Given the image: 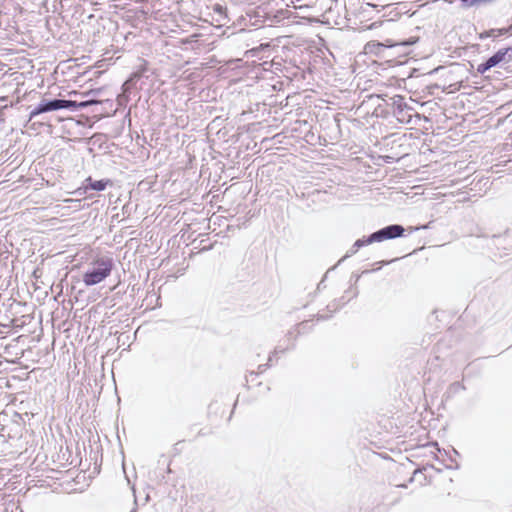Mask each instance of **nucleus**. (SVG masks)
<instances>
[{
	"label": "nucleus",
	"instance_id": "nucleus-1",
	"mask_svg": "<svg viewBox=\"0 0 512 512\" xmlns=\"http://www.w3.org/2000/svg\"><path fill=\"white\" fill-rule=\"evenodd\" d=\"M98 103H99V101L93 100V99L83 101L80 103H78L76 101H72V100H60V99H55V100L48 101V102L42 101L37 107H35L31 111L30 118H33V117H35L39 114L45 113V112L55 111V110L64 109V108L87 107V106H90L93 104H98Z\"/></svg>",
	"mask_w": 512,
	"mask_h": 512
},
{
	"label": "nucleus",
	"instance_id": "nucleus-2",
	"mask_svg": "<svg viewBox=\"0 0 512 512\" xmlns=\"http://www.w3.org/2000/svg\"><path fill=\"white\" fill-rule=\"evenodd\" d=\"M95 268L83 275L86 286H92L105 280L112 271L113 262L110 258H98L93 262Z\"/></svg>",
	"mask_w": 512,
	"mask_h": 512
},
{
	"label": "nucleus",
	"instance_id": "nucleus-3",
	"mask_svg": "<svg viewBox=\"0 0 512 512\" xmlns=\"http://www.w3.org/2000/svg\"><path fill=\"white\" fill-rule=\"evenodd\" d=\"M404 233V228L400 225H390L377 232L371 234V240L375 242H382L387 239H394L401 237Z\"/></svg>",
	"mask_w": 512,
	"mask_h": 512
},
{
	"label": "nucleus",
	"instance_id": "nucleus-4",
	"mask_svg": "<svg viewBox=\"0 0 512 512\" xmlns=\"http://www.w3.org/2000/svg\"><path fill=\"white\" fill-rule=\"evenodd\" d=\"M510 48L500 49L493 56H491L486 62L481 63L477 66V72L479 74H484L486 71L491 69L492 67L498 65L502 61L505 60L506 54Z\"/></svg>",
	"mask_w": 512,
	"mask_h": 512
},
{
	"label": "nucleus",
	"instance_id": "nucleus-5",
	"mask_svg": "<svg viewBox=\"0 0 512 512\" xmlns=\"http://www.w3.org/2000/svg\"><path fill=\"white\" fill-rule=\"evenodd\" d=\"M109 185H111V181L109 179L94 181V180H92L91 177H88L85 180V184L82 187H79L76 190V193H79L80 195H82V194H85L89 189L96 190V191H103Z\"/></svg>",
	"mask_w": 512,
	"mask_h": 512
},
{
	"label": "nucleus",
	"instance_id": "nucleus-6",
	"mask_svg": "<svg viewBox=\"0 0 512 512\" xmlns=\"http://www.w3.org/2000/svg\"><path fill=\"white\" fill-rule=\"evenodd\" d=\"M259 377V374L258 373H255V372H250L247 377H246V382L248 384V387L249 388H252L256 385H260L261 382H258L257 379Z\"/></svg>",
	"mask_w": 512,
	"mask_h": 512
},
{
	"label": "nucleus",
	"instance_id": "nucleus-7",
	"mask_svg": "<svg viewBox=\"0 0 512 512\" xmlns=\"http://www.w3.org/2000/svg\"><path fill=\"white\" fill-rule=\"evenodd\" d=\"M375 242V240H371V235L366 238V239H358L355 243H354V247H356L357 249H359L360 247L362 246H365V245H368V244H371Z\"/></svg>",
	"mask_w": 512,
	"mask_h": 512
},
{
	"label": "nucleus",
	"instance_id": "nucleus-8",
	"mask_svg": "<svg viewBox=\"0 0 512 512\" xmlns=\"http://www.w3.org/2000/svg\"><path fill=\"white\" fill-rule=\"evenodd\" d=\"M101 90H102L101 88L94 89V90H90V91H88V92L84 93L83 95H84V96H87V95H89V94H97V93H99Z\"/></svg>",
	"mask_w": 512,
	"mask_h": 512
},
{
	"label": "nucleus",
	"instance_id": "nucleus-9",
	"mask_svg": "<svg viewBox=\"0 0 512 512\" xmlns=\"http://www.w3.org/2000/svg\"><path fill=\"white\" fill-rule=\"evenodd\" d=\"M507 32H508V29H500L499 30V35L505 34Z\"/></svg>",
	"mask_w": 512,
	"mask_h": 512
},
{
	"label": "nucleus",
	"instance_id": "nucleus-10",
	"mask_svg": "<svg viewBox=\"0 0 512 512\" xmlns=\"http://www.w3.org/2000/svg\"><path fill=\"white\" fill-rule=\"evenodd\" d=\"M69 94H70V95H77V94H78V92H77V91H71Z\"/></svg>",
	"mask_w": 512,
	"mask_h": 512
},
{
	"label": "nucleus",
	"instance_id": "nucleus-11",
	"mask_svg": "<svg viewBox=\"0 0 512 512\" xmlns=\"http://www.w3.org/2000/svg\"><path fill=\"white\" fill-rule=\"evenodd\" d=\"M471 1H472V0H463V2L468 3L469 5H472V4H471Z\"/></svg>",
	"mask_w": 512,
	"mask_h": 512
},
{
	"label": "nucleus",
	"instance_id": "nucleus-12",
	"mask_svg": "<svg viewBox=\"0 0 512 512\" xmlns=\"http://www.w3.org/2000/svg\"><path fill=\"white\" fill-rule=\"evenodd\" d=\"M488 36H494V31H493V30H492V31H490V32L488 33Z\"/></svg>",
	"mask_w": 512,
	"mask_h": 512
}]
</instances>
